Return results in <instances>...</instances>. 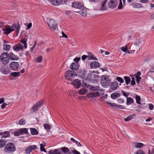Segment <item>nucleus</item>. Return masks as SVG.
I'll use <instances>...</instances> for the list:
<instances>
[{"label": "nucleus", "instance_id": "f257e3e1", "mask_svg": "<svg viewBox=\"0 0 154 154\" xmlns=\"http://www.w3.org/2000/svg\"><path fill=\"white\" fill-rule=\"evenodd\" d=\"M16 29V32H18L20 29V26L19 22H17L16 24H13L11 26L6 25L4 28L2 29L4 31V33L8 35L11 32L14 31Z\"/></svg>", "mask_w": 154, "mask_h": 154}, {"label": "nucleus", "instance_id": "f03ea898", "mask_svg": "<svg viewBox=\"0 0 154 154\" xmlns=\"http://www.w3.org/2000/svg\"><path fill=\"white\" fill-rule=\"evenodd\" d=\"M111 75L106 76V88L109 87L111 90H116L119 87L118 83L117 82H114L111 83Z\"/></svg>", "mask_w": 154, "mask_h": 154}, {"label": "nucleus", "instance_id": "7ed1b4c3", "mask_svg": "<svg viewBox=\"0 0 154 154\" xmlns=\"http://www.w3.org/2000/svg\"><path fill=\"white\" fill-rule=\"evenodd\" d=\"M47 23L51 31H54L58 28V25L56 21L53 19L48 18Z\"/></svg>", "mask_w": 154, "mask_h": 154}, {"label": "nucleus", "instance_id": "20e7f679", "mask_svg": "<svg viewBox=\"0 0 154 154\" xmlns=\"http://www.w3.org/2000/svg\"><path fill=\"white\" fill-rule=\"evenodd\" d=\"M9 54L4 52L0 56V60L2 63L4 65L7 64L9 62Z\"/></svg>", "mask_w": 154, "mask_h": 154}, {"label": "nucleus", "instance_id": "39448f33", "mask_svg": "<svg viewBox=\"0 0 154 154\" xmlns=\"http://www.w3.org/2000/svg\"><path fill=\"white\" fill-rule=\"evenodd\" d=\"M4 149L5 152L10 153L14 152L16 148L13 143H10L7 144Z\"/></svg>", "mask_w": 154, "mask_h": 154}, {"label": "nucleus", "instance_id": "423d86ee", "mask_svg": "<svg viewBox=\"0 0 154 154\" xmlns=\"http://www.w3.org/2000/svg\"><path fill=\"white\" fill-rule=\"evenodd\" d=\"M77 76L76 73L71 70L67 71L65 74V76L66 79L71 81L74 80V78Z\"/></svg>", "mask_w": 154, "mask_h": 154}, {"label": "nucleus", "instance_id": "0eeeda50", "mask_svg": "<svg viewBox=\"0 0 154 154\" xmlns=\"http://www.w3.org/2000/svg\"><path fill=\"white\" fill-rule=\"evenodd\" d=\"M72 7L75 8V11L82 10L84 8L83 5H82L79 2H75L72 3Z\"/></svg>", "mask_w": 154, "mask_h": 154}, {"label": "nucleus", "instance_id": "6e6552de", "mask_svg": "<svg viewBox=\"0 0 154 154\" xmlns=\"http://www.w3.org/2000/svg\"><path fill=\"white\" fill-rule=\"evenodd\" d=\"M11 69L13 70L17 71L20 66V64L18 62L13 61L9 65Z\"/></svg>", "mask_w": 154, "mask_h": 154}, {"label": "nucleus", "instance_id": "1a4fd4ad", "mask_svg": "<svg viewBox=\"0 0 154 154\" xmlns=\"http://www.w3.org/2000/svg\"><path fill=\"white\" fill-rule=\"evenodd\" d=\"M118 4V2L116 0H111L108 3V7L109 8H114L116 7Z\"/></svg>", "mask_w": 154, "mask_h": 154}, {"label": "nucleus", "instance_id": "9d476101", "mask_svg": "<svg viewBox=\"0 0 154 154\" xmlns=\"http://www.w3.org/2000/svg\"><path fill=\"white\" fill-rule=\"evenodd\" d=\"M106 104L109 105L111 107L114 108L123 109V106L114 103L106 102Z\"/></svg>", "mask_w": 154, "mask_h": 154}, {"label": "nucleus", "instance_id": "9b49d317", "mask_svg": "<svg viewBox=\"0 0 154 154\" xmlns=\"http://www.w3.org/2000/svg\"><path fill=\"white\" fill-rule=\"evenodd\" d=\"M37 149V147L35 145L30 146L26 148L25 152L26 154H30L33 150Z\"/></svg>", "mask_w": 154, "mask_h": 154}, {"label": "nucleus", "instance_id": "f8f14e48", "mask_svg": "<svg viewBox=\"0 0 154 154\" xmlns=\"http://www.w3.org/2000/svg\"><path fill=\"white\" fill-rule=\"evenodd\" d=\"M0 71L2 73L5 75H7L10 72V70L3 65L1 66Z\"/></svg>", "mask_w": 154, "mask_h": 154}, {"label": "nucleus", "instance_id": "ddd939ff", "mask_svg": "<svg viewBox=\"0 0 154 154\" xmlns=\"http://www.w3.org/2000/svg\"><path fill=\"white\" fill-rule=\"evenodd\" d=\"M90 66L91 69H97L100 67V65L97 61H94L90 64Z\"/></svg>", "mask_w": 154, "mask_h": 154}, {"label": "nucleus", "instance_id": "4468645a", "mask_svg": "<svg viewBox=\"0 0 154 154\" xmlns=\"http://www.w3.org/2000/svg\"><path fill=\"white\" fill-rule=\"evenodd\" d=\"M137 49H140V47L138 45L137 42H136L131 46L130 48L131 52L134 53Z\"/></svg>", "mask_w": 154, "mask_h": 154}, {"label": "nucleus", "instance_id": "2eb2a0df", "mask_svg": "<svg viewBox=\"0 0 154 154\" xmlns=\"http://www.w3.org/2000/svg\"><path fill=\"white\" fill-rule=\"evenodd\" d=\"M42 104V102H39L35 104H34L32 107V110L34 112H36L37 111L39 108L41 107Z\"/></svg>", "mask_w": 154, "mask_h": 154}, {"label": "nucleus", "instance_id": "dca6fc26", "mask_svg": "<svg viewBox=\"0 0 154 154\" xmlns=\"http://www.w3.org/2000/svg\"><path fill=\"white\" fill-rule=\"evenodd\" d=\"M23 48V45L21 43H20L14 45L13 47V49L14 51H18L20 50H22Z\"/></svg>", "mask_w": 154, "mask_h": 154}, {"label": "nucleus", "instance_id": "f3484780", "mask_svg": "<svg viewBox=\"0 0 154 154\" xmlns=\"http://www.w3.org/2000/svg\"><path fill=\"white\" fill-rule=\"evenodd\" d=\"M72 82V84L74 85L75 88L78 89L80 87V81L79 80L74 79Z\"/></svg>", "mask_w": 154, "mask_h": 154}, {"label": "nucleus", "instance_id": "a211bd4d", "mask_svg": "<svg viewBox=\"0 0 154 154\" xmlns=\"http://www.w3.org/2000/svg\"><path fill=\"white\" fill-rule=\"evenodd\" d=\"M9 59L12 60H19V57L12 52H10L9 54Z\"/></svg>", "mask_w": 154, "mask_h": 154}, {"label": "nucleus", "instance_id": "6ab92c4d", "mask_svg": "<svg viewBox=\"0 0 154 154\" xmlns=\"http://www.w3.org/2000/svg\"><path fill=\"white\" fill-rule=\"evenodd\" d=\"M100 80L102 86L103 87L106 88V76L105 75L102 76Z\"/></svg>", "mask_w": 154, "mask_h": 154}, {"label": "nucleus", "instance_id": "aec40b11", "mask_svg": "<svg viewBox=\"0 0 154 154\" xmlns=\"http://www.w3.org/2000/svg\"><path fill=\"white\" fill-rule=\"evenodd\" d=\"M79 65L78 63H72L70 65V69L73 70H76L78 69Z\"/></svg>", "mask_w": 154, "mask_h": 154}, {"label": "nucleus", "instance_id": "412c9836", "mask_svg": "<svg viewBox=\"0 0 154 154\" xmlns=\"http://www.w3.org/2000/svg\"><path fill=\"white\" fill-rule=\"evenodd\" d=\"M104 94V93L103 92V91L101 90H99L98 91L92 92L91 93V96L96 97L97 96H99L100 94L103 95Z\"/></svg>", "mask_w": 154, "mask_h": 154}, {"label": "nucleus", "instance_id": "4be33fe9", "mask_svg": "<svg viewBox=\"0 0 154 154\" xmlns=\"http://www.w3.org/2000/svg\"><path fill=\"white\" fill-rule=\"evenodd\" d=\"M62 0H52L51 3L54 5L58 6L62 3Z\"/></svg>", "mask_w": 154, "mask_h": 154}, {"label": "nucleus", "instance_id": "5701e85b", "mask_svg": "<svg viewBox=\"0 0 154 154\" xmlns=\"http://www.w3.org/2000/svg\"><path fill=\"white\" fill-rule=\"evenodd\" d=\"M0 135H1V139L9 137L10 136V132L8 131H5L4 133H0Z\"/></svg>", "mask_w": 154, "mask_h": 154}, {"label": "nucleus", "instance_id": "b1692460", "mask_svg": "<svg viewBox=\"0 0 154 154\" xmlns=\"http://www.w3.org/2000/svg\"><path fill=\"white\" fill-rule=\"evenodd\" d=\"M90 76L91 79L94 81L97 80L100 77L99 75L93 74V73H91Z\"/></svg>", "mask_w": 154, "mask_h": 154}, {"label": "nucleus", "instance_id": "393cba45", "mask_svg": "<svg viewBox=\"0 0 154 154\" xmlns=\"http://www.w3.org/2000/svg\"><path fill=\"white\" fill-rule=\"evenodd\" d=\"M88 60H97V59L95 58L94 55L91 52H88Z\"/></svg>", "mask_w": 154, "mask_h": 154}, {"label": "nucleus", "instance_id": "a878e982", "mask_svg": "<svg viewBox=\"0 0 154 154\" xmlns=\"http://www.w3.org/2000/svg\"><path fill=\"white\" fill-rule=\"evenodd\" d=\"M75 12L78 13L80 14L82 16L85 17L86 16L87 12L83 8L82 10L73 11Z\"/></svg>", "mask_w": 154, "mask_h": 154}, {"label": "nucleus", "instance_id": "bb28decb", "mask_svg": "<svg viewBox=\"0 0 154 154\" xmlns=\"http://www.w3.org/2000/svg\"><path fill=\"white\" fill-rule=\"evenodd\" d=\"M120 96V94L118 93H114L111 95V98L113 100L116 99L117 98L119 97Z\"/></svg>", "mask_w": 154, "mask_h": 154}, {"label": "nucleus", "instance_id": "cd10ccee", "mask_svg": "<svg viewBox=\"0 0 154 154\" xmlns=\"http://www.w3.org/2000/svg\"><path fill=\"white\" fill-rule=\"evenodd\" d=\"M134 103L133 99L131 97H127V105H130Z\"/></svg>", "mask_w": 154, "mask_h": 154}, {"label": "nucleus", "instance_id": "c85d7f7f", "mask_svg": "<svg viewBox=\"0 0 154 154\" xmlns=\"http://www.w3.org/2000/svg\"><path fill=\"white\" fill-rule=\"evenodd\" d=\"M7 142V140L3 139L0 140V148L4 147L5 145Z\"/></svg>", "mask_w": 154, "mask_h": 154}, {"label": "nucleus", "instance_id": "c756f323", "mask_svg": "<svg viewBox=\"0 0 154 154\" xmlns=\"http://www.w3.org/2000/svg\"><path fill=\"white\" fill-rule=\"evenodd\" d=\"M27 41V40L26 38L22 39L20 41L21 43L23 45V46L24 45L25 48H26L27 47L26 44Z\"/></svg>", "mask_w": 154, "mask_h": 154}, {"label": "nucleus", "instance_id": "7c9ffc66", "mask_svg": "<svg viewBox=\"0 0 154 154\" xmlns=\"http://www.w3.org/2000/svg\"><path fill=\"white\" fill-rule=\"evenodd\" d=\"M132 6L135 8H139L143 7L142 5L140 3H133L132 4Z\"/></svg>", "mask_w": 154, "mask_h": 154}, {"label": "nucleus", "instance_id": "2f4dec72", "mask_svg": "<svg viewBox=\"0 0 154 154\" xmlns=\"http://www.w3.org/2000/svg\"><path fill=\"white\" fill-rule=\"evenodd\" d=\"M106 0H104L101 3L100 9L101 11L105 10L106 9Z\"/></svg>", "mask_w": 154, "mask_h": 154}, {"label": "nucleus", "instance_id": "473e14b6", "mask_svg": "<svg viewBox=\"0 0 154 154\" xmlns=\"http://www.w3.org/2000/svg\"><path fill=\"white\" fill-rule=\"evenodd\" d=\"M11 48V46L10 45L4 44L3 45V49L4 51H8Z\"/></svg>", "mask_w": 154, "mask_h": 154}, {"label": "nucleus", "instance_id": "72a5a7b5", "mask_svg": "<svg viewBox=\"0 0 154 154\" xmlns=\"http://www.w3.org/2000/svg\"><path fill=\"white\" fill-rule=\"evenodd\" d=\"M20 132V134L22 135L24 134H28V131L26 128H23L19 129Z\"/></svg>", "mask_w": 154, "mask_h": 154}, {"label": "nucleus", "instance_id": "f704fd0d", "mask_svg": "<svg viewBox=\"0 0 154 154\" xmlns=\"http://www.w3.org/2000/svg\"><path fill=\"white\" fill-rule=\"evenodd\" d=\"M31 133L32 135H35L38 134V132L35 128H30Z\"/></svg>", "mask_w": 154, "mask_h": 154}, {"label": "nucleus", "instance_id": "c9c22d12", "mask_svg": "<svg viewBox=\"0 0 154 154\" xmlns=\"http://www.w3.org/2000/svg\"><path fill=\"white\" fill-rule=\"evenodd\" d=\"M135 116H136L135 115L133 114L132 115L128 116L126 118H125L124 120L125 121H128L131 120Z\"/></svg>", "mask_w": 154, "mask_h": 154}, {"label": "nucleus", "instance_id": "e433bc0d", "mask_svg": "<svg viewBox=\"0 0 154 154\" xmlns=\"http://www.w3.org/2000/svg\"><path fill=\"white\" fill-rule=\"evenodd\" d=\"M87 91H88L86 89L82 88L79 91V93L81 95H84L85 94Z\"/></svg>", "mask_w": 154, "mask_h": 154}, {"label": "nucleus", "instance_id": "4c0bfd02", "mask_svg": "<svg viewBox=\"0 0 154 154\" xmlns=\"http://www.w3.org/2000/svg\"><path fill=\"white\" fill-rule=\"evenodd\" d=\"M143 144L141 143H137L134 144V146L137 148H141L143 146Z\"/></svg>", "mask_w": 154, "mask_h": 154}, {"label": "nucleus", "instance_id": "58836bf2", "mask_svg": "<svg viewBox=\"0 0 154 154\" xmlns=\"http://www.w3.org/2000/svg\"><path fill=\"white\" fill-rule=\"evenodd\" d=\"M125 82L127 85H128L131 82V79L129 77L125 76L124 77Z\"/></svg>", "mask_w": 154, "mask_h": 154}, {"label": "nucleus", "instance_id": "ea45409f", "mask_svg": "<svg viewBox=\"0 0 154 154\" xmlns=\"http://www.w3.org/2000/svg\"><path fill=\"white\" fill-rule=\"evenodd\" d=\"M85 75V73L84 71L81 70L79 72V76L80 78H83Z\"/></svg>", "mask_w": 154, "mask_h": 154}, {"label": "nucleus", "instance_id": "a19ab883", "mask_svg": "<svg viewBox=\"0 0 154 154\" xmlns=\"http://www.w3.org/2000/svg\"><path fill=\"white\" fill-rule=\"evenodd\" d=\"M11 75L13 77H16L19 76L20 75V72H12Z\"/></svg>", "mask_w": 154, "mask_h": 154}, {"label": "nucleus", "instance_id": "79ce46f5", "mask_svg": "<svg viewBox=\"0 0 154 154\" xmlns=\"http://www.w3.org/2000/svg\"><path fill=\"white\" fill-rule=\"evenodd\" d=\"M70 140L75 143L78 146H81V143L75 140L73 138H71L70 139Z\"/></svg>", "mask_w": 154, "mask_h": 154}, {"label": "nucleus", "instance_id": "37998d69", "mask_svg": "<svg viewBox=\"0 0 154 154\" xmlns=\"http://www.w3.org/2000/svg\"><path fill=\"white\" fill-rule=\"evenodd\" d=\"M136 102L137 103V104H140V101L141 100V98L140 96L138 95H136Z\"/></svg>", "mask_w": 154, "mask_h": 154}, {"label": "nucleus", "instance_id": "c03bdc74", "mask_svg": "<svg viewBox=\"0 0 154 154\" xmlns=\"http://www.w3.org/2000/svg\"><path fill=\"white\" fill-rule=\"evenodd\" d=\"M61 150L64 153H67L69 152V149L67 147H63L62 148Z\"/></svg>", "mask_w": 154, "mask_h": 154}, {"label": "nucleus", "instance_id": "a18cd8bd", "mask_svg": "<svg viewBox=\"0 0 154 154\" xmlns=\"http://www.w3.org/2000/svg\"><path fill=\"white\" fill-rule=\"evenodd\" d=\"M26 120L23 119H21L19 122V124L20 125H23L26 123Z\"/></svg>", "mask_w": 154, "mask_h": 154}, {"label": "nucleus", "instance_id": "49530a36", "mask_svg": "<svg viewBox=\"0 0 154 154\" xmlns=\"http://www.w3.org/2000/svg\"><path fill=\"white\" fill-rule=\"evenodd\" d=\"M44 126L45 128L47 130H49L51 128V126H50L47 124H44Z\"/></svg>", "mask_w": 154, "mask_h": 154}, {"label": "nucleus", "instance_id": "de8ad7c7", "mask_svg": "<svg viewBox=\"0 0 154 154\" xmlns=\"http://www.w3.org/2000/svg\"><path fill=\"white\" fill-rule=\"evenodd\" d=\"M14 134L15 136H18L21 135L19 129L17 131L14 132Z\"/></svg>", "mask_w": 154, "mask_h": 154}, {"label": "nucleus", "instance_id": "09e8293b", "mask_svg": "<svg viewBox=\"0 0 154 154\" xmlns=\"http://www.w3.org/2000/svg\"><path fill=\"white\" fill-rule=\"evenodd\" d=\"M116 79L119 82L121 83H122L124 82L123 79L120 77H117Z\"/></svg>", "mask_w": 154, "mask_h": 154}, {"label": "nucleus", "instance_id": "8fccbe9b", "mask_svg": "<svg viewBox=\"0 0 154 154\" xmlns=\"http://www.w3.org/2000/svg\"><path fill=\"white\" fill-rule=\"evenodd\" d=\"M134 154H145L144 152L141 150H137V152Z\"/></svg>", "mask_w": 154, "mask_h": 154}, {"label": "nucleus", "instance_id": "3c124183", "mask_svg": "<svg viewBox=\"0 0 154 154\" xmlns=\"http://www.w3.org/2000/svg\"><path fill=\"white\" fill-rule=\"evenodd\" d=\"M127 45H126L125 47H123L121 48V50L123 52H126L127 51Z\"/></svg>", "mask_w": 154, "mask_h": 154}, {"label": "nucleus", "instance_id": "603ef678", "mask_svg": "<svg viewBox=\"0 0 154 154\" xmlns=\"http://www.w3.org/2000/svg\"><path fill=\"white\" fill-rule=\"evenodd\" d=\"M73 153L74 154H80V153L76 150L74 151H72L71 152H69L68 154H71V153Z\"/></svg>", "mask_w": 154, "mask_h": 154}, {"label": "nucleus", "instance_id": "864d4df0", "mask_svg": "<svg viewBox=\"0 0 154 154\" xmlns=\"http://www.w3.org/2000/svg\"><path fill=\"white\" fill-rule=\"evenodd\" d=\"M120 0V3H119V6L118 7V8L119 9H121L122 8L123 5H122V0Z\"/></svg>", "mask_w": 154, "mask_h": 154}, {"label": "nucleus", "instance_id": "5fc2aeb1", "mask_svg": "<svg viewBox=\"0 0 154 154\" xmlns=\"http://www.w3.org/2000/svg\"><path fill=\"white\" fill-rule=\"evenodd\" d=\"M117 102L119 103H124V100L122 98H119L117 100Z\"/></svg>", "mask_w": 154, "mask_h": 154}, {"label": "nucleus", "instance_id": "6e6d98bb", "mask_svg": "<svg viewBox=\"0 0 154 154\" xmlns=\"http://www.w3.org/2000/svg\"><path fill=\"white\" fill-rule=\"evenodd\" d=\"M135 84V82L134 78V77L131 78V85H134Z\"/></svg>", "mask_w": 154, "mask_h": 154}, {"label": "nucleus", "instance_id": "4d7b16f0", "mask_svg": "<svg viewBox=\"0 0 154 154\" xmlns=\"http://www.w3.org/2000/svg\"><path fill=\"white\" fill-rule=\"evenodd\" d=\"M99 87L98 86H92L91 87V89L93 91H97L99 90Z\"/></svg>", "mask_w": 154, "mask_h": 154}, {"label": "nucleus", "instance_id": "13d9d810", "mask_svg": "<svg viewBox=\"0 0 154 154\" xmlns=\"http://www.w3.org/2000/svg\"><path fill=\"white\" fill-rule=\"evenodd\" d=\"M80 59L81 58L80 57H76L74 59V60L75 62V63H78Z\"/></svg>", "mask_w": 154, "mask_h": 154}, {"label": "nucleus", "instance_id": "bf43d9fd", "mask_svg": "<svg viewBox=\"0 0 154 154\" xmlns=\"http://www.w3.org/2000/svg\"><path fill=\"white\" fill-rule=\"evenodd\" d=\"M149 71L152 72H154V64L151 66Z\"/></svg>", "mask_w": 154, "mask_h": 154}, {"label": "nucleus", "instance_id": "052dcab7", "mask_svg": "<svg viewBox=\"0 0 154 154\" xmlns=\"http://www.w3.org/2000/svg\"><path fill=\"white\" fill-rule=\"evenodd\" d=\"M42 56H40L37 58V61L39 62H41L42 59Z\"/></svg>", "mask_w": 154, "mask_h": 154}, {"label": "nucleus", "instance_id": "680f3d73", "mask_svg": "<svg viewBox=\"0 0 154 154\" xmlns=\"http://www.w3.org/2000/svg\"><path fill=\"white\" fill-rule=\"evenodd\" d=\"M99 52L100 54H102L103 56L106 54V51H105L103 50H100Z\"/></svg>", "mask_w": 154, "mask_h": 154}, {"label": "nucleus", "instance_id": "e2e57ef3", "mask_svg": "<svg viewBox=\"0 0 154 154\" xmlns=\"http://www.w3.org/2000/svg\"><path fill=\"white\" fill-rule=\"evenodd\" d=\"M32 26V23H29L27 26V27L26 28V30H28L30 29Z\"/></svg>", "mask_w": 154, "mask_h": 154}, {"label": "nucleus", "instance_id": "0e129e2a", "mask_svg": "<svg viewBox=\"0 0 154 154\" xmlns=\"http://www.w3.org/2000/svg\"><path fill=\"white\" fill-rule=\"evenodd\" d=\"M154 106L153 105L150 104L149 105V108L150 110H152L154 108Z\"/></svg>", "mask_w": 154, "mask_h": 154}, {"label": "nucleus", "instance_id": "69168bd1", "mask_svg": "<svg viewBox=\"0 0 154 154\" xmlns=\"http://www.w3.org/2000/svg\"><path fill=\"white\" fill-rule=\"evenodd\" d=\"M86 58H88L87 55H82V59L83 60H85Z\"/></svg>", "mask_w": 154, "mask_h": 154}, {"label": "nucleus", "instance_id": "338daca9", "mask_svg": "<svg viewBox=\"0 0 154 154\" xmlns=\"http://www.w3.org/2000/svg\"><path fill=\"white\" fill-rule=\"evenodd\" d=\"M149 154H154V148L152 149L151 152L150 149L149 150Z\"/></svg>", "mask_w": 154, "mask_h": 154}, {"label": "nucleus", "instance_id": "774afa93", "mask_svg": "<svg viewBox=\"0 0 154 154\" xmlns=\"http://www.w3.org/2000/svg\"><path fill=\"white\" fill-rule=\"evenodd\" d=\"M53 154H61L57 149H55L53 151Z\"/></svg>", "mask_w": 154, "mask_h": 154}]
</instances>
